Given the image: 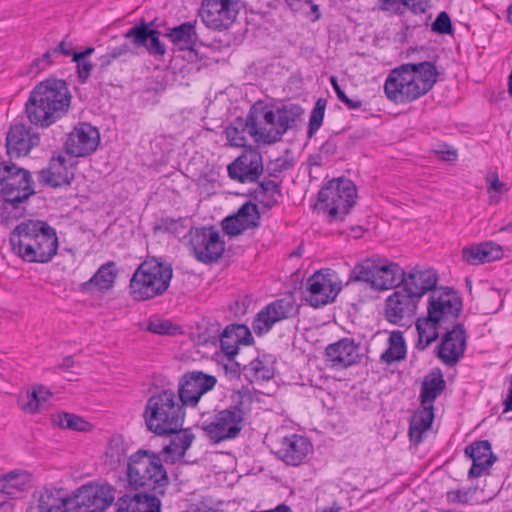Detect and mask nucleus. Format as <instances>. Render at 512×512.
Listing matches in <instances>:
<instances>
[{"mask_svg":"<svg viewBox=\"0 0 512 512\" xmlns=\"http://www.w3.org/2000/svg\"><path fill=\"white\" fill-rule=\"evenodd\" d=\"M502 255V248L492 242L471 245L462 249V259L471 265L491 262L500 259Z\"/></svg>","mask_w":512,"mask_h":512,"instance_id":"obj_31","label":"nucleus"},{"mask_svg":"<svg viewBox=\"0 0 512 512\" xmlns=\"http://www.w3.org/2000/svg\"><path fill=\"white\" fill-rule=\"evenodd\" d=\"M250 338V331L244 325L227 327L220 339L221 348L228 357L232 358L238 353L240 344H250Z\"/></svg>","mask_w":512,"mask_h":512,"instance_id":"obj_32","label":"nucleus"},{"mask_svg":"<svg viewBox=\"0 0 512 512\" xmlns=\"http://www.w3.org/2000/svg\"><path fill=\"white\" fill-rule=\"evenodd\" d=\"M462 309V300L452 289L433 290L427 307L428 314L441 324L454 321Z\"/></svg>","mask_w":512,"mask_h":512,"instance_id":"obj_14","label":"nucleus"},{"mask_svg":"<svg viewBox=\"0 0 512 512\" xmlns=\"http://www.w3.org/2000/svg\"><path fill=\"white\" fill-rule=\"evenodd\" d=\"M94 52V48H87L84 52L73 54V61L77 63L80 78L87 79L92 70V64L86 58Z\"/></svg>","mask_w":512,"mask_h":512,"instance_id":"obj_48","label":"nucleus"},{"mask_svg":"<svg viewBox=\"0 0 512 512\" xmlns=\"http://www.w3.org/2000/svg\"><path fill=\"white\" fill-rule=\"evenodd\" d=\"M443 324L431 317L429 314L426 318H420L416 322V329L418 332V344L421 349L428 347L433 341L438 338V328Z\"/></svg>","mask_w":512,"mask_h":512,"instance_id":"obj_38","label":"nucleus"},{"mask_svg":"<svg viewBox=\"0 0 512 512\" xmlns=\"http://www.w3.org/2000/svg\"><path fill=\"white\" fill-rule=\"evenodd\" d=\"M403 276L404 271L398 264L366 259L355 265L350 278L368 282L376 290H388L401 284Z\"/></svg>","mask_w":512,"mask_h":512,"instance_id":"obj_8","label":"nucleus"},{"mask_svg":"<svg viewBox=\"0 0 512 512\" xmlns=\"http://www.w3.org/2000/svg\"><path fill=\"white\" fill-rule=\"evenodd\" d=\"M128 481L134 489L152 491L164 495L169 484L167 472L155 454L149 455L148 450H137L129 458Z\"/></svg>","mask_w":512,"mask_h":512,"instance_id":"obj_6","label":"nucleus"},{"mask_svg":"<svg viewBox=\"0 0 512 512\" xmlns=\"http://www.w3.org/2000/svg\"><path fill=\"white\" fill-rule=\"evenodd\" d=\"M259 217L257 205L247 202L240 207L235 215L229 216L223 220V230L229 235H239L246 229L256 227Z\"/></svg>","mask_w":512,"mask_h":512,"instance_id":"obj_25","label":"nucleus"},{"mask_svg":"<svg viewBox=\"0 0 512 512\" xmlns=\"http://www.w3.org/2000/svg\"><path fill=\"white\" fill-rule=\"evenodd\" d=\"M216 378L194 371L183 376L180 381L178 397L183 407H196L201 397L216 385Z\"/></svg>","mask_w":512,"mask_h":512,"instance_id":"obj_15","label":"nucleus"},{"mask_svg":"<svg viewBox=\"0 0 512 512\" xmlns=\"http://www.w3.org/2000/svg\"><path fill=\"white\" fill-rule=\"evenodd\" d=\"M326 102L322 99H319L310 115L309 127H308V137L311 138L316 133V131L321 127L324 113H325Z\"/></svg>","mask_w":512,"mask_h":512,"instance_id":"obj_47","label":"nucleus"},{"mask_svg":"<svg viewBox=\"0 0 512 512\" xmlns=\"http://www.w3.org/2000/svg\"><path fill=\"white\" fill-rule=\"evenodd\" d=\"M466 347V336L461 324L453 326L452 330L445 333L439 346V358L446 364H455L463 355Z\"/></svg>","mask_w":512,"mask_h":512,"instance_id":"obj_23","label":"nucleus"},{"mask_svg":"<svg viewBox=\"0 0 512 512\" xmlns=\"http://www.w3.org/2000/svg\"><path fill=\"white\" fill-rule=\"evenodd\" d=\"M438 281L436 272L433 269H414L408 274L404 273L401 280L402 289L413 296L417 301L428 291H433Z\"/></svg>","mask_w":512,"mask_h":512,"instance_id":"obj_22","label":"nucleus"},{"mask_svg":"<svg viewBox=\"0 0 512 512\" xmlns=\"http://www.w3.org/2000/svg\"><path fill=\"white\" fill-rule=\"evenodd\" d=\"M100 143L97 128L88 123H80L68 134L65 142L67 154L74 157H85L93 153Z\"/></svg>","mask_w":512,"mask_h":512,"instance_id":"obj_16","label":"nucleus"},{"mask_svg":"<svg viewBox=\"0 0 512 512\" xmlns=\"http://www.w3.org/2000/svg\"><path fill=\"white\" fill-rule=\"evenodd\" d=\"M70 102L71 95L65 81L47 79L30 93L26 113L31 123L48 127L65 115Z\"/></svg>","mask_w":512,"mask_h":512,"instance_id":"obj_2","label":"nucleus"},{"mask_svg":"<svg viewBox=\"0 0 512 512\" xmlns=\"http://www.w3.org/2000/svg\"><path fill=\"white\" fill-rule=\"evenodd\" d=\"M303 113L304 110L295 104L274 110L263 102H257L248 114L250 136L257 144L276 143Z\"/></svg>","mask_w":512,"mask_h":512,"instance_id":"obj_4","label":"nucleus"},{"mask_svg":"<svg viewBox=\"0 0 512 512\" xmlns=\"http://www.w3.org/2000/svg\"><path fill=\"white\" fill-rule=\"evenodd\" d=\"M195 23L196 22H185L174 27L167 33V37L171 42L178 45L180 50L190 49L197 41Z\"/></svg>","mask_w":512,"mask_h":512,"instance_id":"obj_36","label":"nucleus"},{"mask_svg":"<svg viewBox=\"0 0 512 512\" xmlns=\"http://www.w3.org/2000/svg\"><path fill=\"white\" fill-rule=\"evenodd\" d=\"M188 241L195 258L203 263L218 260L225 249V243L219 231L212 227L191 229L188 233Z\"/></svg>","mask_w":512,"mask_h":512,"instance_id":"obj_12","label":"nucleus"},{"mask_svg":"<svg viewBox=\"0 0 512 512\" xmlns=\"http://www.w3.org/2000/svg\"><path fill=\"white\" fill-rule=\"evenodd\" d=\"M339 291L340 287L331 273L319 271L307 280V301L311 306L320 307L333 302Z\"/></svg>","mask_w":512,"mask_h":512,"instance_id":"obj_17","label":"nucleus"},{"mask_svg":"<svg viewBox=\"0 0 512 512\" xmlns=\"http://www.w3.org/2000/svg\"><path fill=\"white\" fill-rule=\"evenodd\" d=\"M436 81L437 71L432 63H408L389 73L384 91L389 100L395 103H406L425 95Z\"/></svg>","mask_w":512,"mask_h":512,"instance_id":"obj_1","label":"nucleus"},{"mask_svg":"<svg viewBox=\"0 0 512 512\" xmlns=\"http://www.w3.org/2000/svg\"><path fill=\"white\" fill-rule=\"evenodd\" d=\"M11 243L16 254L27 262H48L58 249L55 229L40 220H26L17 225Z\"/></svg>","mask_w":512,"mask_h":512,"instance_id":"obj_3","label":"nucleus"},{"mask_svg":"<svg viewBox=\"0 0 512 512\" xmlns=\"http://www.w3.org/2000/svg\"><path fill=\"white\" fill-rule=\"evenodd\" d=\"M158 494L152 491L134 493L133 495H124L117 501L120 512H160L161 502Z\"/></svg>","mask_w":512,"mask_h":512,"instance_id":"obj_27","label":"nucleus"},{"mask_svg":"<svg viewBox=\"0 0 512 512\" xmlns=\"http://www.w3.org/2000/svg\"><path fill=\"white\" fill-rule=\"evenodd\" d=\"M182 507V512H206L204 511V505L202 502L192 503L188 500H183Z\"/></svg>","mask_w":512,"mask_h":512,"instance_id":"obj_57","label":"nucleus"},{"mask_svg":"<svg viewBox=\"0 0 512 512\" xmlns=\"http://www.w3.org/2000/svg\"><path fill=\"white\" fill-rule=\"evenodd\" d=\"M435 154L443 161H455L457 158V151L455 149L437 150Z\"/></svg>","mask_w":512,"mask_h":512,"instance_id":"obj_58","label":"nucleus"},{"mask_svg":"<svg viewBox=\"0 0 512 512\" xmlns=\"http://www.w3.org/2000/svg\"><path fill=\"white\" fill-rule=\"evenodd\" d=\"M239 10V0H202L198 15L207 28L222 31L234 23Z\"/></svg>","mask_w":512,"mask_h":512,"instance_id":"obj_13","label":"nucleus"},{"mask_svg":"<svg viewBox=\"0 0 512 512\" xmlns=\"http://www.w3.org/2000/svg\"><path fill=\"white\" fill-rule=\"evenodd\" d=\"M285 443L288 445V448H307L309 445L308 440L300 435H292L289 438H285Z\"/></svg>","mask_w":512,"mask_h":512,"instance_id":"obj_56","label":"nucleus"},{"mask_svg":"<svg viewBox=\"0 0 512 512\" xmlns=\"http://www.w3.org/2000/svg\"><path fill=\"white\" fill-rule=\"evenodd\" d=\"M27 512H71L69 497H63L60 491L44 490L29 505Z\"/></svg>","mask_w":512,"mask_h":512,"instance_id":"obj_30","label":"nucleus"},{"mask_svg":"<svg viewBox=\"0 0 512 512\" xmlns=\"http://www.w3.org/2000/svg\"><path fill=\"white\" fill-rule=\"evenodd\" d=\"M417 303L418 301L403 289L396 290L385 301V317L390 323L400 324L415 315Z\"/></svg>","mask_w":512,"mask_h":512,"instance_id":"obj_21","label":"nucleus"},{"mask_svg":"<svg viewBox=\"0 0 512 512\" xmlns=\"http://www.w3.org/2000/svg\"><path fill=\"white\" fill-rule=\"evenodd\" d=\"M0 194L6 202L19 203L33 194L30 173L15 164H0Z\"/></svg>","mask_w":512,"mask_h":512,"instance_id":"obj_10","label":"nucleus"},{"mask_svg":"<svg viewBox=\"0 0 512 512\" xmlns=\"http://www.w3.org/2000/svg\"><path fill=\"white\" fill-rule=\"evenodd\" d=\"M445 380L440 372L429 374L423 381L421 387L422 404H432V402L445 389Z\"/></svg>","mask_w":512,"mask_h":512,"instance_id":"obj_39","label":"nucleus"},{"mask_svg":"<svg viewBox=\"0 0 512 512\" xmlns=\"http://www.w3.org/2000/svg\"><path fill=\"white\" fill-rule=\"evenodd\" d=\"M29 481L28 474L23 470H14L0 476V493L15 497L22 492Z\"/></svg>","mask_w":512,"mask_h":512,"instance_id":"obj_37","label":"nucleus"},{"mask_svg":"<svg viewBox=\"0 0 512 512\" xmlns=\"http://www.w3.org/2000/svg\"><path fill=\"white\" fill-rule=\"evenodd\" d=\"M110 485H84L69 496L71 512H104L114 501Z\"/></svg>","mask_w":512,"mask_h":512,"instance_id":"obj_11","label":"nucleus"},{"mask_svg":"<svg viewBox=\"0 0 512 512\" xmlns=\"http://www.w3.org/2000/svg\"><path fill=\"white\" fill-rule=\"evenodd\" d=\"M246 371L253 381H267L274 376V370L270 363L263 359H254L246 367Z\"/></svg>","mask_w":512,"mask_h":512,"instance_id":"obj_44","label":"nucleus"},{"mask_svg":"<svg viewBox=\"0 0 512 512\" xmlns=\"http://www.w3.org/2000/svg\"><path fill=\"white\" fill-rule=\"evenodd\" d=\"M406 357V345L403 335L400 331H393L388 340V348L381 354L382 362L390 364L395 361H401Z\"/></svg>","mask_w":512,"mask_h":512,"instance_id":"obj_41","label":"nucleus"},{"mask_svg":"<svg viewBox=\"0 0 512 512\" xmlns=\"http://www.w3.org/2000/svg\"><path fill=\"white\" fill-rule=\"evenodd\" d=\"M186 451L187 450H170V449H167V450H162L164 456H165V460L167 459H172V461H180V462H183V463H194L196 462V460H189V459H186L185 455H186Z\"/></svg>","mask_w":512,"mask_h":512,"instance_id":"obj_55","label":"nucleus"},{"mask_svg":"<svg viewBox=\"0 0 512 512\" xmlns=\"http://www.w3.org/2000/svg\"><path fill=\"white\" fill-rule=\"evenodd\" d=\"M74 178L73 168L66 165V158L59 155L53 158L48 168L39 173V181L51 187L70 185Z\"/></svg>","mask_w":512,"mask_h":512,"instance_id":"obj_29","label":"nucleus"},{"mask_svg":"<svg viewBox=\"0 0 512 512\" xmlns=\"http://www.w3.org/2000/svg\"><path fill=\"white\" fill-rule=\"evenodd\" d=\"M432 30L439 34H449L452 31V24L449 15L441 12L432 24Z\"/></svg>","mask_w":512,"mask_h":512,"instance_id":"obj_49","label":"nucleus"},{"mask_svg":"<svg viewBox=\"0 0 512 512\" xmlns=\"http://www.w3.org/2000/svg\"><path fill=\"white\" fill-rule=\"evenodd\" d=\"M125 38L137 47H145L147 51L154 56H164L166 49L159 40V32L150 29L145 23L132 27Z\"/></svg>","mask_w":512,"mask_h":512,"instance_id":"obj_28","label":"nucleus"},{"mask_svg":"<svg viewBox=\"0 0 512 512\" xmlns=\"http://www.w3.org/2000/svg\"><path fill=\"white\" fill-rule=\"evenodd\" d=\"M411 0H378L380 9L393 13H402V8L409 7Z\"/></svg>","mask_w":512,"mask_h":512,"instance_id":"obj_50","label":"nucleus"},{"mask_svg":"<svg viewBox=\"0 0 512 512\" xmlns=\"http://www.w3.org/2000/svg\"><path fill=\"white\" fill-rule=\"evenodd\" d=\"M147 329L156 334H169L171 324L168 321L154 320L149 322Z\"/></svg>","mask_w":512,"mask_h":512,"instance_id":"obj_53","label":"nucleus"},{"mask_svg":"<svg viewBox=\"0 0 512 512\" xmlns=\"http://www.w3.org/2000/svg\"><path fill=\"white\" fill-rule=\"evenodd\" d=\"M476 491V487L449 490L446 494V499L451 504L467 505L472 502Z\"/></svg>","mask_w":512,"mask_h":512,"instance_id":"obj_46","label":"nucleus"},{"mask_svg":"<svg viewBox=\"0 0 512 512\" xmlns=\"http://www.w3.org/2000/svg\"><path fill=\"white\" fill-rule=\"evenodd\" d=\"M117 271L115 263L110 261L103 264L94 276L87 282V285L96 287L99 291H107L114 286Z\"/></svg>","mask_w":512,"mask_h":512,"instance_id":"obj_42","label":"nucleus"},{"mask_svg":"<svg viewBox=\"0 0 512 512\" xmlns=\"http://www.w3.org/2000/svg\"><path fill=\"white\" fill-rule=\"evenodd\" d=\"M183 406L177 402L171 390H163L152 395L146 403L144 420L148 430L157 435H167L182 428L184 420Z\"/></svg>","mask_w":512,"mask_h":512,"instance_id":"obj_5","label":"nucleus"},{"mask_svg":"<svg viewBox=\"0 0 512 512\" xmlns=\"http://www.w3.org/2000/svg\"><path fill=\"white\" fill-rule=\"evenodd\" d=\"M51 396L52 394L48 389L38 385L34 386L24 396H21L18 402L20 408L26 413H37L44 408Z\"/></svg>","mask_w":512,"mask_h":512,"instance_id":"obj_35","label":"nucleus"},{"mask_svg":"<svg viewBox=\"0 0 512 512\" xmlns=\"http://www.w3.org/2000/svg\"><path fill=\"white\" fill-rule=\"evenodd\" d=\"M61 52L65 56H70L75 54L72 51L71 44L67 43L66 40H63L59 43L58 47L54 49L53 53Z\"/></svg>","mask_w":512,"mask_h":512,"instance_id":"obj_60","label":"nucleus"},{"mask_svg":"<svg viewBox=\"0 0 512 512\" xmlns=\"http://www.w3.org/2000/svg\"><path fill=\"white\" fill-rule=\"evenodd\" d=\"M296 313L294 303L290 299H278L263 308L253 321L252 327L257 335L268 332L272 326Z\"/></svg>","mask_w":512,"mask_h":512,"instance_id":"obj_19","label":"nucleus"},{"mask_svg":"<svg viewBox=\"0 0 512 512\" xmlns=\"http://www.w3.org/2000/svg\"><path fill=\"white\" fill-rule=\"evenodd\" d=\"M51 421L54 425L60 428H66L74 431H88L91 427L90 424L82 417L66 412L53 414L51 416Z\"/></svg>","mask_w":512,"mask_h":512,"instance_id":"obj_43","label":"nucleus"},{"mask_svg":"<svg viewBox=\"0 0 512 512\" xmlns=\"http://www.w3.org/2000/svg\"><path fill=\"white\" fill-rule=\"evenodd\" d=\"M261 189L264 194H266V193H270V194L278 193L279 194L278 184L272 180L262 182Z\"/></svg>","mask_w":512,"mask_h":512,"instance_id":"obj_59","label":"nucleus"},{"mask_svg":"<svg viewBox=\"0 0 512 512\" xmlns=\"http://www.w3.org/2000/svg\"><path fill=\"white\" fill-rule=\"evenodd\" d=\"M488 193L496 192L499 194H503L507 191L506 185L501 182L496 174L490 175L487 177Z\"/></svg>","mask_w":512,"mask_h":512,"instance_id":"obj_54","label":"nucleus"},{"mask_svg":"<svg viewBox=\"0 0 512 512\" xmlns=\"http://www.w3.org/2000/svg\"><path fill=\"white\" fill-rule=\"evenodd\" d=\"M466 456L471 459L472 465L468 471L469 478H478L490 473L492 465L497 461V456L492 450H464Z\"/></svg>","mask_w":512,"mask_h":512,"instance_id":"obj_33","label":"nucleus"},{"mask_svg":"<svg viewBox=\"0 0 512 512\" xmlns=\"http://www.w3.org/2000/svg\"><path fill=\"white\" fill-rule=\"evenodd\" d=\"M342 507L337 503L333 502L330 506L324 507L320 512H340Z\"/></svg>","mask_w":512,"mask_h":512,"instance_id":"obj_64","label":"nucleus"},{"mask_svg":"<svg viewBox=\"0 0 512 512\" xmlns=\"http://www.w3.org/2000/svg\"><path fill=\"white\" fill-rule=\"evenodd\" d=\"M174 434H176V439L173 442L175 448H189L192 445L194 435L189 430L180 428Z\"/></svg>","mask_w":512,"mask_h":512,"instance_id":"obj_52","label":"nucleus"},{"mask_svg":"<svg viewBox=\"0 0 512 512\" xmlns=\"http://www.w3.org/2000/svg\"><path fill=\"white\" fill-rule=\"evenodd\" d=\"M243 413L240 409L220 411L204 430L213 443L235 438L241 431Z\"/></svg>","mask_w":512,"mask_h":512,"instance_id":"obj_18","label":"nucleus"},{"mask_svg":"<svg viewBox=\"0 0 512 512\" xmlns=\"http://www.w3.org/2000/svg\"><path fill=\"white\" fill-rule=\"evenodd\" d=\"M330 82L332 84V87H333L334 91L337 94L338 99L340 101H342L348 108H350V109H357V108H359L361 106V102L360 101H354V100H352V99H350V98H348L346 96L344 91L339 86V84L337 82V79L335 77L332 76L330 78Z\"/></svg>","mask_w":512,"mask_h":512,"instance_id":"obj_51","label":"nucleus"},{"mask_svg":"<svg viewBox=\"0 0 512 512\" xmlns=\"http://www.w3.org/2000/svg\"><path fill=\"white\" fill-rule=\"evenodd\" d=\"M336 150H337V146H336L335 142H333L331 140H327L325 143L322 144V146L320 148V152L327 156L333 155L336 152Z\"/></svg>","mask_w":512,"mask_h":512,"instance_id":"obj_61","label":"nucleus"},{"mask_svg":"<svg viewBox=\"0 0 512 512\" xmlns=\"http://www.w3.org/2000/svg\"><path fill=\"white\" fill-rule=\"evenodd\" d=\"M226 139L231 146L245 147L247 143V135L250 136L249 118L235 119L225 130Z\"/></svg>","mask_w":512,"mask_h":512,"instance_id":"obj_40","label":"nucleus"},{"mask_svg":"<svg viewBox=\"0 0 512 512\" xmlns=\"http://www.w3.org/2000/svg\"><path fill=\"white\" fill-rule=\"evenodd\" d=\"M124 445V439L121 435H114L110 439L109 448H119Z\"/></svg>","mask_w":512,"mask_h":512,"instance_id":"obj_62","label":"nucleus"},{"mask_svg":"<svg viewBox=\"0 0 512 512\" xmlns=\"http://www.w3.org/2000/svg\"><path fill=\"white\" fill-rule=\"evenodd\" d=\"M312 450H275L274 455L286 465L298 466L302 464Z\"/></svg>","mask_w":512,"mask_h":512,"instance_id":"obj_45","label":"nucleus"},{"mask_svg":"<svg viewBox=\"0 0 512 512\" xmlns=\"http://www.w3.org/2000/svg\"><path fill=\"white\" fill-rule=\"evenodd\" d=\"M434 419L433 405L422 404L412 417L409 428V437L414 445H418L422 438V433L428 430Z\"/></svg>","mask_w":512,"mask_h":512,"instance_id":"obj_34","label":"nucleus"},{"mask_svg":"<svg viewBox=\"0 0 512 512\" xmlns=\"http://www.w3.org/2000/svg\"><path fill=\"white\" fill-rule=\"evenodd\" d=\"M172 268L156 259L146 260L134 272L129 288L135 300L143 301L162 295L169 287Z\"/></svg>","mask_w":512,"mask_h":512,"instance_id":"obj_7","label":"nucleus"},{"mask_svg":"<svg viewBox=\"0 0 512 512\" xmlns=\"http://www.w3.org/2000/svg\"><path fill=\"white\" fill-rule=\"evenodd\" d=\"M356 187L349 179L331 180L318 194L320 209L332 220L343 219L355 203Z\"/></svg>","mask_w":512,"mask_h":512,"instance_id":"obj_9","label":"nucleus"},{"mask_svg":"<svg viewBox=\"0 0 512 512\" xmlns=\"http://www.w3.org/2000/svg\"><path fill=\"white\" fill-rule=\"evenodd\" d=\"M38 144L39 136L31 134L23 124H15L7 134L6 147L10 157L27 155Z\"/></svg>","mask_w":512,"mask_h":512,"instance_id":"obj_24","label":"nucleus"},{"mask_svg":"<svg viewBox=\"0 0 512 512\" xmlns=\"http://www.w3.org/2000/svg\"><path fill=\"white\" fill-rule=\"evenodd\" d=\"M252 512H293L290 506L282 503L276 506L273 509L264 510V511H252Z\"/></svg>","mask_w":512,"mask_h":512,"instance_id":"obj_63","label":"nucleus"},{"mask_svg":"<svg viewBox=\"0 0 512 512\" xmlns=\"http://www.w3.org/2000/svg\"><path fill=\"white\" fill-rule=\"evenodd\" d=\"M262 172V156L253 149L244 151L228 166L229 176L242 183L256 181Z\"/></svg>","mask_w":512,"mask_h":512,"instance_id":"obj_20","label":"nucleus"},{"mask_svg":"<svg viewBox=\"0 0 512 512\" xmlns=\"http://www.w3.org/2000/svg\"><path fill=\"white\" fill-rule=\"evenodd\" d=\"M325 355L333 365L348 367L360 360L359 345L351 338H343L326 347Z\"/></svg>","mask_w":512,"mask_h":512,"instance_id":"obj_26","label":"nucleus"}]
</instances>
